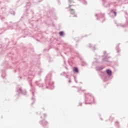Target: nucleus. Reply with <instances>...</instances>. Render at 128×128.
Masks as SVG:
<instances>
[{
	"instance_id": "obj_1",
	"label": "nucleus",
	"mask_w": 128,
	"mask_h": 128,
	"mask_svg": "<svg viewBox=\"0 0 128 128\" xmlns=\"http://www.w3.org/2000/svg\"><path fill=\"white\" fill-rule=\"evenodd\" d=\"M85 96V104H95L94 97V95L90 93H86L84 94Z\"/></svg>"
},
{
	"instance_id": "obj_2",
	"label": "nucleus",
	"mask_w": 128,
	"mask_h": 128,
	"mask_svg": "<svg viewBox=\"0 0 128 128\" xmlns=\"http://www.w3.org/2000/svg\"><path fill=\"white\" fill-rule=\"evenodd\" d=\"M40 116L41 120L40 122V124L44 128H48V121L44 120L46 118V114H42L40 112Z\"/></svg>"
},
{
	"instance_id": "obj_3",
	"label": "nucleus",
	"mask_w": 128,
	"mask_h": 128,
	"mask_svg": "<svg viewBox=\"0 0 128 128\" xmlns=\"http://www.w3.org/2000/svg\"><path fill=\"white\" fill-rule=\"evenodd\" d=\"M52 74H48L45 78L46 84L48 83V86H50V90L54 88V82H52Z\"/></svg>"
},
{
	"instance_id": "obj_4",
	"label": "nucleus",
	"mask_w": 128,
	"mask_h": 128,
	"mask_svg": "<svg viewBox=\"0 0 128 128\" xmlns=\"http://www.w3.org/2000/svg\"><path fill=\"white\" fill-rule=\"evenodd\" d=\"M16 92H18V94H24V96H26V90H22V88H19L18 89H17Z\"/></svg>"
},
{
	"instance_id": "obj_5",
	"label": "nucleus",
	"mask_w": 128,
	"mask_h": 128,
	"mask_svg": "<svg viewBox=\"0 0 128 128\" xmlns=\"http://www.w3.org/2000/svg\"><path fill=\"white\" fill-rule=\"evenodd\" d=\"M106 72L109 76H111L112 74V72L110 69L106 70Z\"/></svg>"
},
{
	"instance_id": "obj_6",
	"label": "nucleus",
	"mask_w": 128,
	"mask_h": 128,
	"mask_svg": "<svg viewBox=\"0 0 128 128\" xmlns=\"http://www.w3.org/2000/svg\"><path fill=\"white\" fill-rule=\"evenodd\" d=\"M96 70H104V67L102 66H96Z\"/></svg>"
},
{
	"instance_id": "obj_7",
	"label": "nucleus",
	"mask_w": 128,
	"mask_h": 128,
	"mask_svg": "<svg viewBox=\"0 0 128 128\" xmlns=\"http://www.w3.org/2000/svg\"><path fill=\"white\" fill-rule=\"evenodd\" d=\"M102 80L103 82H106L108 80V77H106V75L104 74L102 76Z\"/></svg>"
},
{
	"instance_id": "obj_8",
	"label": "nucleus",
	"mask_w": 128,
	"mask_h": 128,
	"mask_svg": "<svg viewBox=\"0 0 128 128\" xmlns=\"http://www.w3.org/2000/svg\"><path fill=\"white\" fill-rule=\"evenodd\" d=\"M73 70L74 72H76L77 74H78V68H74Z\"/></svg>"
},
{
	"instance_id": "obj_9",
	"label": "nucleus",
	"mask_w": 128,
	"mask_h": 128,
	"mask_svg": "<svg viewBox=\"0 0 128 128\" xmlns=\"http://www.w3.org/2000/svg\"><path fill=\"white\" fill-rule=\"evenodd\" d=\"M2 76V78H6V72L3 71Z\"/></svg>"
},
{
	"instance_id": "obj_10",
	"label": "nucleus",
	"mask_w": 128,
	"mask_h": 128,
	"mask_svg": "<svg viewBox=\"0 0 128 128\" xmlns=\"http://www.w3.org/2000/svg\"><path fill=\"white\" fill-rule=\"evenodd\" d=\"M70 14H74V10L73 9H70Z\"/></svg>"
},
{
	"instance_id": "obj_11",
	"label": "nucleus",
	"mask_w": 128,
	"mask_h": 128,
	"mask_svg": "<svg viewBox=\"0 0 128 128\" xmlns=\"http://www.w3.org/2000/svg\"><path fill=\"white\" fill-rule=\"evenodd\" d=\"M35 84H37V86H40H40H42V84H41L40 85V84H38V81H36V82H35Z\"/></svg>"
},
{
	"instance_id": "obj_12",
	"label": "nucleus",
	"mask_w": 128,
	"mask_h": 128,
	"mask_svg": "<svg viewBox=\"0 0 128 128\" xmlns=\"http://www.w3.org/2000/svg\"><path fill=\"white\" fill-rule=\"evenodd\" d=\"M30 90L32 91V96H34V90L33 88H32V90Z\"/></svg>"
},
{
	"instance_id": "obj_13",
	"label": "nucleus",
	"mask_w": 128,
	"mask_h": 128,
	"mask_svg": "<svg viewBox=\"0 0 128 128\" xmlns=\"http://www.w3.org/2000/svg\"><path fill=\"white\" fill-rule=\"evenodd\" d=\"M74 78L75 82H76V84H78V81L76 80V76H74Z\"/></svg>"
},
{
	"instance_id": "obj_14",
	"label": "nucleus",
	"mask_w": 128,
	"mask_h": 128,
	"mask_svg": "<svg viewBox=\"0 0 128 128\" xmlns=\"http://www.w3.org/2000/svg\"><path fill=\"white\" fill-rule=\"evenodd\" d=\"M60 36H64V32H60Z\"/></svg>"
},
{
	"instance_id": "obj_15",
	"label": "nucleus",
	"mask_w": 128,
	"mask_h": 128,
	"mask_svg": "<svg viewBox=\"0 0 128 128\" xmlns=\"http://www.w3.org/2000/svg\"><path fill=\"white\" fill-rule=\"evenodd\" d=\"M115 124H116V126H118V122H115Z\"/></svg>"
},
{
	"instance_id": "obj_16",
	"label": "nucleus",
	"mask_w": 128,
	"mask_h": 128,
	"mask_svg": "<svg viewBox=\"0 0 128 128\" xmlns=\"http://www.w3.org/2000/svg\"><path fill=\"white\" fill-rule=\"evenodd\" d=\"M32 100H33V102H34V97H32Z\"/></svg>"
},
{
	"instance_id": "obj_17",
	"label": "nucleus",
	"mask_w": 128,
	"mask_h": 128,
	"mask_svg": "<svg viewBox=\"0 0 128 128\" xmlns=\"http://www.w3.org/2000/svg\"><path fill=\"white\" fill-rule=\"evenodd\" d=\"M82 102H80V103L79 104V105H78V106H82Z\"/></svg>"
},
{
	"instance_id": "obj_18",
	"label": "nucleus",
	"mask_w": 128,
	"mask_h": 128,
	"mask_svg": "<svg viewBox=\"0 0 128 128\" xmlns=\"http://www.w3.org/2000/svg\"><path fill=\"white\" fill-rule=\"evenodd\" d=\"M65 68H66V70H68V67L66 66Z\"/></svg>"
},
{
	"instance_id": "obj_19",
	"label": "nucleus",
	"mask_w": 128,
	"mask_h": 128,
	"mask_svg": "<svg viewBox=\"0 0 128 128\" xmlns=\"http://www.w3.org/2000/svg\"><path fill=\"white\" fill-rule=\"evenodd\" d=\"M66 78H68V75H66Z\"/></svg>"
},
{
	"instance_id": "obj_20",
	"label": "nucleus",
	"mask_w": 128,
	"mask_h": 128,
	"mask_svg": "<svg viewBox=\"0 0 128 128\" xmlns=\"http://www.w3.org/2000/svg\"><path fill=\"white\" fill-rule=\"evenodd\" d=\"M71 82H72V81L70 80V79L69 80H68V82H69V83H70Z\"/></svg>"
},
{
	"instance_id": "obj_21",
	"label": "nucleus",
	"mask_w": 128,
	"mask_h": 128,
	"mask_svg": "<svg viewBox=\"0 0 128 128\" xmlns=\"http://www.w3.org/2000/svg\"><path fill=\"white\" fill-rule=\"evenodd\" d=\"M114 14L115 16H116V12H114Z\"/></svg>"
},
{
	"instance_id": "obj_22",
	"label": "nucleus",
	"mask_w": 128,
	"mask_h": 128,
	"mask_svg": "<svg viewBox=\"0 0 128 128\" xmlns=\"http://www.w3.org/2000/svg\"><path fill=\"white\" fill-rule=\"evenodd\" d=\"M30 86H32V84H30Z\"/></svg>"
},
{
	"instance_id": "obj_23",
	"label": "nucleus",
	"mask_w": 128,
	"mask_h": 128,
	"mask_svg": "<svg viewBox=\"0 0 128 128\" xmlns=\"http://www.w3.org/2000/svg\"><path fill=\"white\" fill-rule=\"evenodd\" d=\"M63 74H66V72H64Z\"/></svg>"
},
{
	"instance_id": "obj_24",
	"label": "nucleus",
	"mask_w": 128,
	"mask_h": 128,
	"mask_svg": "<svg viewBox=\"0 0 128 128\" xmlns=\"http://www.w3.org/2000/svg\"><path fill=\"white\" fill-rule=\"evenodd\" d=\"M34 104V102H32V104Z\"/></svg>"
},
{
	"instance_id": "obj_25",
	"label": "nucleus",
	"mask_w": 128,
	"mask_h": 128,
	"mask_svg": "<svg viewBox=\"0 0 128 128\" xmlns=\"http://www.w3.org/2000/svg\"><path fill=\"white\" fill-rule=\"evenodd\" d=\"M48 88V86H46V88Z\"/></svg>"
},
{
	"instance_id": "obj_26",
	"label": "nucleus",
	"mask_w": 128,
	"mask_h": 128,
	"mask_svg": "<svg viewBox=\"0 0 128 128\" xmlns=\"http://www.w3.org/2000/svg\"><path fill=\"white\" fill-rule=\"evenodd\" d=\"M61 76H62V74H61Z\"/></svg>"
},
{
	"instance_id": "obj_27",
	"label": "nucleus",
	"mask_w": 128,
	"mask_h": 128,
	"mask_svg": "<svg viewBox=\"0 0 128 128\" xmlns=\"http://www.w3.org/2000/svg\"><path fill=\"white\" fill-rule=\"evenodd\" d=\"M20 78H22V77H20Z\"/></svg>"
}]
</instances>
